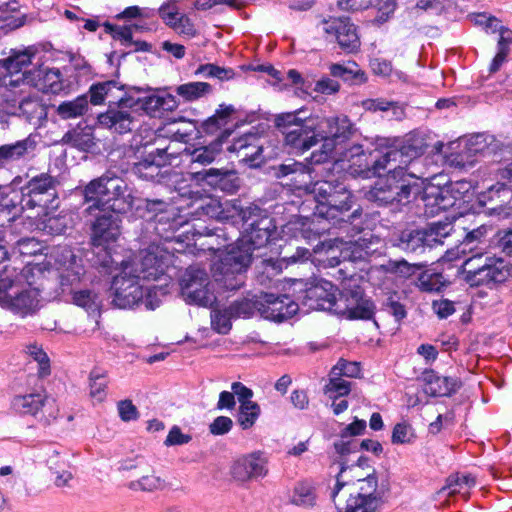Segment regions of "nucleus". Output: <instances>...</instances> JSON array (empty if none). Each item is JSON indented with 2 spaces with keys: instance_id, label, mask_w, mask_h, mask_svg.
<instances>
[{
  "instance_id": "obj_1",
  "label": "nucleus",
  "mask_w": 512,
  "mask_h": 512,
  "mask_svg": "<svg viewBox=\"0 0 512 512\" xmlns=\"http://www.w3.org/2000/svg\"><path fill=\"white\" fill-rule=\"evenodd\" d=\"M426 145L422 137L411 135L398 146H390L380 158L373 163V170L379 173L380 170L388 168L391 162L398 165L389 169L385 178L379 179L374 187L368 192V198L379 205L403 203L408 201L414 185L410 179H420L423 175H417L412 170L416 160L425 151Z\"/></svg>"
},
{
  "instance_id": "obj_2",
  "label": "nucleus",
  "mask_w": 512,
  "mask_h": 512,
  "mask_svg": "<svg viewBox=\"0 0 512 512\" xmlns=\"http://www.w3.org/2000/svg\"><path fill=\"white\" fill-rule=\"evenodd\" d=\"M245 234L234 244L219 251L218 259L211 267L216 283L227 290H236L244 284L245 272L252 259V251L261 248L269 241L274 226L270 217L260 214L249 216L243 213Z\"/></svg>"
},
{
  "instance_id": "obj_3",
  "label": "nucleus",
  "mask_w": 512,
  "mask_h": 512,
  "mask_svg": "<svg viewBox=\"0 0 512 512\" xmlns=\"http://www.w3.org/2000/svg\"><path fill=\"white\" fill-rule=\"evenodd\" d=\"M35 271L40 274L30 265L21 269L6 265L0 272V306L22 317L34 314L40 307Z\"/></svg>"
},
{
  "instance_id": "obj_4",
  "label": "nucleus",
  "mask_w": 512,
  "mask_h": 512,
  "mask_svg": "<svg viewBox=\"0 0 512 512\" xmlns=\"http://www.w3.org/2000/svg\"><path fill=\"white\" fill-rule=\"evenodd\" d=\"M304 113L303 109L281 113L274 121L284 137V144L296 153H304L314 147L323 136L324 128L333 123L326 117L303 116Z\"/></svg>"
},
{
  "instance_id": "obj_5",
  "label": "nucleus",
  "mask_w": 512,
  "mask_h": 512,
  "mask_svg": "<svg viewBox=\"0 0 512 512\" xmlns=\"http://www.w3.org/2000/svg\"><path fill=\"white\" fill-rule=\"evenodd\" d=\"M86 203H91L87 211L92 214L95 209L126 213L131 210L134 202L132 190L119 177L102 176L92 180L84 190Z\"/></svg>"
},
{
  "instance_id": "obj_6",
  "label": "nucleus",
  "mask_w": 512,
  "mask_h": 512,
  "mask_svg": "<svg viewBox=\"0 0 512 512\" xmlns=\"http://www.w3.org/2000/svg\"><path fill=\"white\" fill-rule=\"evenodd\" d=\"M90 101L93 105L109 104V109L98 116L100 125L113 128L119 133L131 131L133 118L127 110L128 96L115 81L93 84L90 87Z\"/></svg>"
},
{
  "instance_id": "obj_7",
  "label": "nucleus",
  "mask_w": 512,
  "mask_h": 512,
  "mask_svg": "<svg viewBox=\"0 0 512 512\" xmlns=\"http://www.w3.org/2000/svg\"><path fill=\"white\" fill-rule=\"evenodd\" d=\"M58 181L48 173L32 177L22 187L21 204L23 209H37L36 216H48L57 208Z\"/></svg>"
},
{
  "instance_id": "obj_8",
  "label": "nucleus",
  "mask_w": 512,
  "mask_h": 512,
  "mask_svg": "<svg viewBox=\"0 0 512 512\" xmlns=\"http://www.w3.org/2000/svg\"><path fill=\"white\" fill-rule=\"evenodd\" d=\"M326 120H332L334 123L325 127L323 136L319 137L322 145L320 149L312 152L310 157L314 164L340 159L341 149L351 134L352 125L346 116L326 117Z\"/></svg>"
},
{
  "instance_id": "obj_9",
  "label": "nucleus",
  "mask_w": 512,
  "mask_h": 512,
  "mask_svg": "<svg viewBox=\"0 0 512 512\" xmlns=\"http://www.w3.org/2000/svg\"><path fill=\"white\" fill-rule=\"evenodd\" d=\"M351 472L350 467L341 463L336 484L331 494L333 501L336 502V499L342 500L346 494H349L348 499L360 500L364 503L373 502L374 508H378L379 499L375 495L377 490L376 478L369 476L365 479L353 481L349 475Z\"/></svg>"
},
{
  "instance_id": "obj_10",
  "label": "nucleus",
  "mask_w": 512,
  "mask_h": 512,
  "mask_svg": "<svg viewBox=\"0 0 512 512\" xmlns=\"http://www.w3.org/2000/svg\"><path fill=\"white\" fill-rule=\"evenodd\" d=\"M170 255L158 246L141 250L132 259L123 262L126 272L135 273L136 277L145 281H156L165 275Z\"/></svg>"
},
{
  "instance_id": "obj_11",
  "label": "nucleus",
  "mask_w": 512,
  "mask_h": 512,
  "mask_svg": "<svg viewBox=\"0 0 512 512\" xmlns=\"http://www.w3.org/2000/svg\"><path fill=\"white\" fill-rule=\"evenodd\" d=\"M181 295L190 304L210 306L215 296L205 269L198 266L188 267L179 280Z\"/></svg>"
},
{
  "instance_id": "obj_12",
  "label": "nucleus",
  "mask_w": 512,
  "mask_h": 512,
  "mask_svg": "<svg viewBox=\"0 0 512 512\" xmlns=\"http://www.w3.org/2000/svg\"><path fill=\"white\" fill-rule=\"evenodd\" d=\"M375 311L373 302L357 285L344 286L336 299L334 313L349 319H370Z\"/></svg>"
},
{
  "instance_id": "obj_13",
  "label": "nucleus",
  "mask_w": 512,
  "mask_h": 512,
  "mask_svg": "<svg viewBox=\"0 0 512 512\" xmlns=\"http://www.w3.org/2000/svg\"><path fill=\"white\" fill-rule=\"evenodd\" d=\"M111 290L112 303L118 308L126 309L132 308L142 300L145 288L135 273L126 272V265L122 263L121 272L113 278Z\"/></svg>"
},
{
  "instance_id": "obj_14",
  "label": "nucleus",
  "mask_w": 512,
  "mask_h": 512,
  "mask_svg": "<svg viewBox=\"0 0 512 512\" xmlns=\"http://www.w3.org/2000/svg\"><path fill=\"white\" fill-rule=\"evenodd\" d=\"M6 85L12 88L20 85L32 86L42 92L52 94H59L66 88L59 69L42 67L24 71L16 79H10Z\"/></svg>"
},
{
  "instance_id": "obj_15",
  "label": "nucleus",
  "mask_w": 512,
  "mask_h": 512,
  "mask_svg": "<svg viewBox=\"0 0 512 512\" xmlns=\"http://www.w3.org/2000/svg\"><path fill=\"white\" fill-rule=\"evenodd\" d=\"M55 261L59 265L62 292L70 294L77 290L85 275L81 260L77 259L70 248L63 247L55 252Z\"/></svg>"
},
{
  "instance_id": "obj_16",
  "label": "nucleus",
  "mask_w": 512,
  "mask_h": 512,
  "mask_svg": "<svg viewBox=\"0 0 512 512\" xmlns=\"http://www.w3.org/2000/svg\"><path fill=\"white\" fill-rule=\"evenodd\" d=\"M230 474L241 483L264 478L268 474V458L261 451L244 454L232 463Z\"/></svg>"
},
{
  "instance_id": "obj_17",
  "label": "nucleus",
  "mask_w": 512,
  "mask_h": 512,
  "mask_svg": "<svg viewBox=\"0 0 512 512\" xmlns=\"http://www.w3.org/2000/svg\"><path fill=\"white\" fill-rule=\"evenodd\" d=\"M305 286L302 297L303 305L312 310L334 312L337 288L331 282L321 279L307 283Z\"/></svg>"
},
{
  "instance_id": "obj_18",
  "label": "nucleus",
  "mask_w": 512,
  "mask_h": 512,
  "mask_svg": "<svg viewBox=\"0 0 512 512\" xmlns=\"http://www.w3.org/2000/svg\"><path fill=\"white\" fill-rule=\"evenodd\" d=\"M297 311L298 304L288 296L261 293L259 313L264 318L280 322L292 317Z\"/></svg>"
},
{
  "instance_id": "obj_19",
  "label": "nucleus",
  "mask_w": 512,
  "mask_h": 512,
  "mask_svg": "<svg viewBox=\"0 0 512 512\" xmlns=\"http://www.w3.org/2000/svg\"><path fill=\"white\" fill-rule=\"evenodd\" d=\"M324 31L335 38L339 46L347 52L357 51L360 47L356 27L348 19L335 18L325 22Z\"/></svg>"
},
{
  "instance_id": "obj_20",
  "label": "nucleus",
  "mask_w": 512,
  "mask_h": 512,
  "mask_svg": "<svg viewBox=\"0 0 512 512\" xmlns=\"http://www.w3.org/2000/svg\"><path fill=\"white\" fill-rule=\"evenodd\" d=\"M120 219L117 214L104 213L93 225L92 241L96 247L107 248L120 235Z\"/></svg>"
},
{
  "instance_id": "obj_21",
  "label": "nucleus",
  "mask_w": 512,
  "mask_h": 512,
  "mask_svg": "<svg viewBox=\"0 0 512 512\" xmlns=\"http://www.w3.org/2000/svg\"><path fill=\"white\" fill-rule=\"evenodd\" d=\"M353 196L342 183L338 185L327 205H316V214L328 220L336 219L352 208Z\"/></svg>"
},
{
  "instance_id": "obj_22",
  "label": "nucleus",
  "mask_w": 512,
  "mask_h": 512,
  "mask_svg": "<svg viewBox=\"0 0 512 512\" xmlns=\"http://www.w3.org/2000/svg\"><path fill=\"white\" fill-rule=\"evenodd\" d=\"M421 379L424 383V392L433 397L450 396L460 387L458 379L440 376L433 370H425Z\"/></svg>"
},
{
  "instance_id": "obj_23",
  "label": "nucleus",
  "mask_w": 512,
  "mask_h": 512,
  "mask_svg": "<svg viewBox=\"0 0 512 512\" xmlns=\"http://www.w3.org/2000/svg\"><path fill=\"white\" fill-rule=\"evenodd\" d=\"M338 6L346 11H360L369 7H375L378 15L374 21L378 24L386 22L394 13L396 8L395 0H340Z\"/></svg>"
},
{
  "instance_id": "obj_24",
  "label": "nucleus",
  "mask_w": 512,
  "mask_h": 512,
  "mask_svg": "<svg viewBox=\"0 0 512 512\" xmlns=\"http://www.w3.org/2000/svg\"><path fill=\"white\" fill-rule=\"evenodd\" d=\"M159 15L163 21L179 34L193 36L195 34L194 26L190 19L181 14L176 2L163 4L159 9Z\"/></svg>"
},
{
  "instance_id": "obj_25",
  "label": "nucleus",
  "mask_w": 512,
  "mask_h": 512,
  "mask_svg": "<svg viewBox=\"0 0 512 512\" xmlns=\"http://www.w3.org/2000/svg\"><path fill=\"white\" fill-rule=\"evenodd\" d=\"M478 268L476 286L501 283L506 280L508 270L504 261L500 258L486 256V262Z\"/></svg>"
},
{
  "instance_id": "obj_26",
  "label": "nucleus",
  "mask_w": 512,
  "mask_h": 512,
  "mask_svg": "<svg viewBox=\"0 0 512 512\" xmlns=\"http://www.w3.org/2000/svg\"><path fill=\"white\" fill-rule=\"evenodd\" d=\"M48 402V396L44 390H36L24 395H16L11 406L14 411L24 415L36 416Z\"/></svg>"
},
{
  "instance_id": "obj_27",
  "label": "nucleus",
  "mask_w": 512,
  "mask_h": 512,
  "mask_svg": "<svg viewBox=\"0 0 512 512\" xmlns=\"http://www.w3.org/2000/svg\"><path fill=\"white\" fill-rule=\"evenodd\" d=\"M194 177L222 191L233 192L237 187L233 171L227 169L210 168L203 172L195 173Z\"/></svg>"
},
{
  "instance_id": "obj_28",
  "label": "nucleus",
  "mask_w": 512,
  "mask_h": 512,
  "mask_svg": "<svg viewBox=\"0 0 512 512\" xmlns=\"http://www.w3.org/2000/svg\"><path fill=\"white\" fill-rule=\"evenodd\" d=\"M258 138L254 134H247L236 139L230 146L231 152H236L237 157L246 163L255 162L262 152V146L258 143Z\"/></svg>"
},
{
  "instance_id": "obj_29",
  "label": "nucleus",
  "mask_w": 512,
  "mask_h": 512,
  "mask_svg": "<svg viewBox=\"0 0 512 512\" xmlns=\"http://www.w3.org/2000/svg\"><path fill=\"white\" fill-rule=\"evenodd\" d=\"M35 149V141L31 138L0 146V168H5L15 161L23 159Z\"/></svg>"
},
{
  "instance_id": "obj_30",
  "label": "nucleus",
  "mask_w": 512,
  "mask_h": 512,
  "mask_svg": "<svg viewBox=\"0 0 512 512\" xmlns=\"http://www.w3.org/2000/svg\"><path fill=\"white\" fill-rule=\"evenodd\" d=\"M178 146V141H171L167 146L163 148L158 147L155 153L151 154V157H153L152 161H144L136 164V170L139 173H142L144 169L154 170L160 166L172 164L173 160L176 159L181 153Z\"/></svg>"
},
{
  "instance_id": "obj_31",
  "label": "nucleus",
  "mask_w": 512,
  "mask_h": 512,
  "mask_svg": "<svg viewBox=\"0 0 512 512\" xmlns=\"http://www.w3.org/2000/svg\"><path fill=\"white\" fill-rule=\"evenodd\" d=\"M19 110L21 115L34 125H40L47 117L46 106L37 94H29L19 100Z\"/></svg>"
},
{
  "instance_id": "obj_32",
  "label": "nucleus",
  "mask_w": 512,
  "mask_h": 512,
  "mask_svg": "<svg viewBox=\"0 0 512 512\" xmlns=\"http://www.w3.org/2000/svg\"><path fill=\"white\" fill-rule=\"evenodd\" d=\"M290 501L292 504L302 508H313L317 502L315 484L308 480L298 482L294 486Z\"/></svg>"
},
{
  "instance_id": "obj_33",
  "label": "nucleus",
  "mask_w": 512,
  "mask_h": 512,
  "mask_svg": "<svg viewBox=\"0 0 512 512\" xmlns=\"http://www.w3.org/2000/svg\"><path fill=\"white\" fill-rule=\"evenodd\" d=\"M89 108L87 96H78L73 100L63 101L56 107V113L62 120L82 117Z\"/></svg>"
},
{
  "instance_id": "obj_34",
  "label": "nucleus",
  "mask_w": 512,
  "mask_h": 512,
  "mask_svg": "<svg viewBox=\"0 0 512 512\" xmlns=\"http://www.w3.org/2000/svg\"><path fill=\"white\" fill-rule=\"evenodd\" d=\"M62 142L80 150H88L94 145L92 129L78 125L63 136Z\"/></svg>"
},
{
  "instance_id": "obj_35",
  "label": "nucleus",
  "mask_w": 512,
  "mask_h": 512,
  "mask_svg": "<svg viewBox=\"0 0 512 512\" xmlns=\"http://www.w3.org/2000/svg\"><path fill=\"white\" fill-rule=\"evenodd\" d=\"M127 108L133 109L134 111H143L149 116H156L161 110L160 95L147 94L143 97L128 96Z\"/></svg>"
},
{
  "instance_id": "obj_36",
  "label": "nucleus",
  "mask_w": 512,
  "mask_h": 512,
  "mask_svg": "<svg viewBox=\"0 0 512 512\" xmlns=\"http://www.w3.org/2000/svg\"><path fill=\"white\" fill-rule=\"evenodd\" d=\"M145 207L149 213H153V217L160 223L170 221V216H175L174 208L160 200H146ZM179 225H181V223L178 222L177 218L173 217L169 228L174 230Z\"/></svg>"
},
{
  "instance_id": "obj_37",
  "label": "nucleus",
  "mask_w": 512,
  "mask_h": 512,
  "mask_svg": "<svg viewBox=\"0 0 512 512\" xmlns=\"http://www.w3.org/2000/svg\"><path fill=\"white\" fill-rule=\"evenodd\" d=\"M32 54L28 51L13 52L8 58L0 60V69L11 76L17 75L31 64Z\"/></svg>"
},
{
  "instance_id": "obj_38",
  "label": "nucleus",
  "mask_w": 512,
  "mask_h": 512,
  "mask_svg": "<svg viewBox=\"0 0 512 512\" xmlns=\"http://www.w3.org/2000/svg\"><path fill=\"white\" fill-rule=\"evenodd\" d=\"M175 92L186 102L196 101L211 92L206 82H189L176 87Z\"/></svg>"
},
{
  "instance_id": "obj_39",
  "label": "nucleus",
  "mask_w": 512,
  "mask_h": 512,
  "mask_svg": "<svg viewBox=\"0 0 512 512\" xmlns=\"http://www.w3.org/2000/svg\"><path fill=\"white\" fill-rule=\"evenodd\" d=\"M475 485V479L470 475L455 474L446 481L442 490H449V495H462L465 500L469 498V491Z\"/></svg>"
},
{
  "instance_id": "obj_40",
  "label": "nucleus",
  "mask_w": 512,
  "mask_h": 512,
  "mask_svg": "<svg viewBox=\"0 0 512 512\" xmlns=\"http://www.w3.org/2000/svg\"><path fill=\"white\" fill-rule=\"evenodd\" d=\"M406 252H418L427 247L425 233L423 230L404 231L397 244Z\"/></svg>"
},
{
  "instance_id": "obj_41",
  "label": "nucleus",
  "mask_w": 512,
  "mask_h": 512,
  "mask_svg": "<svg viewBox=\"0 0 512 512\" xmlns=\"http://www.w3.org/2000/svg\"><path fill=\"white\" fill-rule=\"evenodd\" d=\"M70 294L75 305L84 308L90 313L99 311L101 307V300L93 291L77 289Z\"/></svg>"
},
{
  "instance_id": "obj_42",
  "label": "nucleus",
  "mask_w": 512,
  "mask_h": 512,
  "mask_svg": "<svg viewBox=\"0 0 512 512\" xmlns=\"http://www.w3.org/2000/svg\"><path fill=\"white\" fill-rule=\"evenodd\" d=\"M222 152L220 142H212L207 146L195 148L191 153V162L201 165L211 164L217 156Z\"/></svg>"
},
{
  "instance_id": "obj_43",
  "label": "nucleus",
  "mask_w": 512,
  "mask_h": 512,
  "mask_svg": "<svg viewBox=\"0 0 512 512\" xmlns=\"http://www.w3.org/2000/svg\"><path fill=\"white\" fill-rule=\"evenodd\" d=\"M105 30L112 35L114 39L120 40L126 44L132 41V36L135 31H144L145 25L140 23H131L125 25H115L105 23Z\"/></svg>"
},
{
  "instance_id": "obj_44",
  "label": "nucleus",
  "mask_w": 512,
  "mask_h": 512,
  "mask_svg": "<svg viewBox=\"0 0 512 512\" xmlns=\"http://www.w3.org/2000/svg\"><path fill=\"white\" fill-rule=\"evenodd\" d=\"M261 409L256 402H245L240 404L237 415V422L243 430L250 429L260 416Z\"/></svg>"
},
{
  "instance_id": "obj_45",
  "label": "nucleus",
  "mask_w": 512,
  "mask_h": 512,
  "mask_svg": "<svg viewBox=\"0 0 512 512\" xmlns=\"http://www.w3.org/2000/svg\"><path fill=\"white\" fill-rule=\"evenodd\" d=\"M153 16V11L148 8H141L139 6H129L125 8L121 13L115 16L118 20L125 22L135 21L134 23H140L145 25V30L149 29L147 20Z\"/></svg>"
},
{
  "instance_id": "obj_46",
  "label": "nucleus",
  "mask_w": 512,
  "mask_h": 512,
  "mask_svg": "<svg viewBox=\"0 0 512 512\" xmlns=\"http://www.w3.org/2000/svg\"><path fill=\"white\" fill-rule=\"evenodd\" d=\"M487 139L488 137L483 134L473 135L467 139L465 143L466 162L472 164L474 162V159H471L472 157L488 153Z\"/></svg>"
},
{
  "instance_id": "obj_47",
  "label": "nucleus",
  "mask_w": 512,
  "mask_h": 512,
  "mask_svg": "<svg viewBox=\"0 0 512 512\" xmlns=\"http://www.w3.org/2000/svg\"><path fill=\"white\" fill-rule=\"evenodd\" d=\"M261 302V294L259 296H255L253 299H243L240 301H236L229 306L231 312H233V316L247 318L254 314L255 311L259 312Z\"/></svg>"
},
{
  "instance_id": "obj_48",
  "label": "nucleus",
  "mask_w": 512,
  "mask_h": 512,
  "mask_svg": "<svg viewBox=\"0 0 512 512\" xmlns=\"http://www.w3.org/2000/svg\"><path fill=\"white\" fill-rule=\"evenodd\" d=\"M235 318L228 308L214 309L211 311V325L220 334H226L231 329V319Z\"/></svg>"
},
{
  "instance_id": "obj_49",
  "label": "nucleus",
  "mask_w": 512,
  "mask_h": 512,
  "mask_svg": "<svg viewBox=\"0 0 512 512\" xmlns=\"http://www.w3.org/2000/svg\"><path fill=\"white\" fill-rule=\"evenodd\" d=\"M351 390V383L343 379L340 375L332 374L330 372L329 382L325 385L324 392L330 398H338L349 394Z\"/></svg>"
},
{
  "instance_id": "obj_50",
  "label": "nucleus",
  "mask_w": 512,
  "mask_h": 512,
  "mask_svg": "<svg viewBox=\"0 0 512 512\" xmlns=\"http://www.w3.org/2000/svg\"><path fill=\"white\" fill-rule=\"evenodd\" d=\"M450 230V224L441 223L432 224L428 229H424L427 247L442 244L443 239L449 235Z\"/></svg>"
},
{
  "instance_id": "obj_51",
  "label": "nucleus",
  "mask_w": 512,
  "mask_h": 512,
  "mask_svg": "<svg viewBox=\"0 0 512 512\" xmlns=\"http://www.w3.org/2000/svg\"><path fill=\"white\" fill-rule=\"evenodd\" d=\"M339 184L329 181H317L314 183L311 192L314 194L317 205H327L329 198H331Z\"/></svg>"
},
{
  "instance_id": "obj_52",
  "label": "nucleus",
  "mask_w": 512,
  "mask_h": 512,
  "mask_svg": "<svg viewBox=\"0 0 512 512\" xmlns=\"http://www.w3.org/2000/svg\"><path fill=\"white\" fill-rule=\"evenodd\" d=\"M26 353L37 362L40 377H45L50 374L49 358L42 347L36 344H30L26 347Z\"/></svg>"
},
{
  "instance_id": "obj_53",
  "label": "nucleus",
  "mask_w": 512,
  "mask_h": 512,
  "mask_svg": "<svg viewBox=\"0 0 512 512\" xmlns=\"http://www.w3.org/2000/svg\"><path fill=\"white\" fill-rule=\"evenodd\" d=\"M234 111L232 106L220 105L219 109L216 110L215 114L208 118L205 123V129L213 132L227 124V119Z\"/></svg>"
},
{
  "instance_id": "obj_54",
  "label": "nucleus",
  "mask_w": 512,
  "mask_h": 512,
  "mask_svg": "<svg viewBox=\"0 0 512 512\" xmlns=\"http://www.w3.org/2000/svg\"><path fill=\"white\" fill-rule=\"evenodd\" d=\"M486 262V256L482 255V254H476V255H473L472 257L466 259L463 263V270H464V273H465V279L471 284V285H475L476 282H477V277L478 276V268H481V265H483V263Z\"/></svg>"
},
{
  "instance_id": "obj_55",
  "label": "nucleus",
  "mask_w": 512,
  "mask_h": 512,
  "mask_svg": "<svg viewBox=\"0 0 512 512\" xmlns=\"http://www.w3.org/2000/svg\"><path fill=\"white\" fill-rule=\"evenodd\" d=\"M164 486V480H162L160 477L154 474L143 476L139 480L133 481L129 484V487L132 490H141L148 492L162 489Z\"/></svg>"
},
{
  "instance_id": "obj_56",
  "label": "nucleus",
  "mask_w": 512,
  "mask_h": 512,
  "mask_svg": "<svg viewBox=\"0 0 512 512\" xmlns=\"http://www.w3.org/2000/svg\"><path fill=\"white\" fill-rule=\"evenodd\" d=\"M107 381L105 375L96 371L90 374V396L97 401H103L106 397Z\"/></svg>"
},
{
  "instance_id": "obj_57",
  "label": "nucleus",
  "mask_w": 512,
  "mask_h": 512,
  "mask_svg": "<svg viewBox=\"0 0 512 512\" xmlns=\"http://www.w3.org/2000/svg\"><path fill=\"white\" fill-rule=\"evenodd\" d=\"M367 256L368 252L359 241L347 242L340 249V257L342 260L357 261L363 260Z\"/></svg>"
},
{
  "instance_id": "obj_58",
  "label": "nucleus",
  "mask_w": 512,
  "mask_h": 512,
  "mask_svg": "<svg viewBox=\"0 0 512 512\" xmlns=\"http://www.w3.org/2000/svg\"><path fill=\"white\" fill-rule=\"evenodd\" d=\"M338 512H376L378 508H374L373 502L364 503L360 500L347 499L343 505L341 500L336 499L334 502Z\"/></svg>"
},
{
  "instance_id": "obj_59",
  "label": "nucleus",
  "mask_w": 512,
  "mask_h": 512,
  "mask_svg": "<svg viewBox=\"0 0 512 512\" xmlns=\"http://www.w3.org/2000/svg\"><path fill=\"white\" fill-rule=\"evenodd\" d=\"M41 250L42 245L35 238H22L15 244L13 253H17L20 256H32L36 255Z\"/></svg>"
},
{
  "instance_id": "obj_60",
  "label": "nucleus",
  "mask_w": 512,
  "mask_h": 512,
  "mask_svg": "<svg viewBox=\"0 0 512 512\" xmlns=\"http://www.w3.org/2000/svg\"><path fill=\"white\" fill-rule=\"evenodd\" d=\"M424 202L426 212L430 214H438L442 209V188H433L424 194Z\"/></svg>"
},
{
  "instance_id": "obj_61",
  "label": "nucleus",
  "mask_w": 512,
  "mask_h": 512,
  "mask_svg": "<svg viewBox=\"0 0 512 512\" xmlns=\"http://www.w3.org/2000/svg\"><path fill=\"white\" fill-rule=\"evenodd\" d=\"M415 438L413 428L407 423H398L394 426L392 432V442L394 444H408Z\"/></svg>"
},
{
  "instance_id": "obj_62",
  "label": "nucleus",
  "mask_w": 512,
  "mask_h": 512,
  "mask_svg": "<svg viewBox=\"0 0 512 512\" xmlns=\"http://www.w3.org/2000/svg\"><path fill=\"white\" fill-rule=\"evenodd\" d=\"M332 374L340 375L341 377L355 378L360 375L361 369L357 362H349L346 360H339L337 364L331 369Z\"/></svg>"
},
{
  "instance_id": "obj_63",
  "label": "nucleus",
  "mask_w": 512,
  "mask_h": 512,
  "mask_svg": "<svg viewBox=\"0 0 512 512\" xmlns=\"http://www.w3.org/2000/svg\"><path fill=\"white\" fill-rule=\"evenodd\" d=\"M446 188L460 204L468 201L472 196L471 184L467 181H457Z\"/></svg>"
},
{
  "instance_id": "obj_64",
  "label": "nucleus",
  "mask_w": 512,
  "mask_h": 512,
  "mask_svg": "<svg viewBox=\"0 0 512 512\" xmlns=\"http://www.w3.org/2000/svg\"><path fill=\"white\" fill-rule=\"evenodd\" d=\"M197 72L202 73L208 77H215L219 80H228L234 76L232 69L219 67L214 64L202 65Z\"/></svg>"
}]
</instances>
